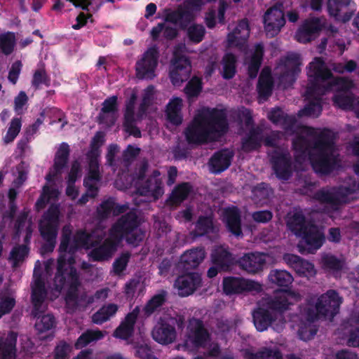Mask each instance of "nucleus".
Masks as SVG:
<instances>
[{
	"mask_svg": "<svg viewBox=\"0 0 359 359\" xmlns=\"http://www.w3.org/2000/svg\"><path fill=\"white\" fill-rule=\"evenodd\" d=\"M41 84L48 87L50 85V80L44 69H38L33 74L32 86L38 89Z\"/></svg>",
	"mask_w": 359,
	"mask_h": 359,
	"instance_id": "62",
	"label": "nucleus"
},
{
	"mask_svg": "<svg viewBox=\"0 0 359 359\" xmlns=\"http://www.w3.org/2000/svg\"><path fill=\"white\" fill-rule=\"evenodd\" d=\"M252 315L254 325L259 332L266 330L278 319V313L263 307L255 309Z\"/></svg>",
	"mask_w": 359,
	"mask_h": 359,
	"instance_id": "31",
	"label": "nucleus"
},
{
	"mask_svg": "<svg viewBox=\"0 0 359 359\" xmlns=\"http://www.w3.org/2000/svg\"><path fill=\"white\" fill-rule=\"evenodd\" d=\"M159 50L156 46L149 47L136 62L135 72L139 79H153L156 76L155 71L158 66Z\"/></svg>",
	"mask_w": 359,
	"mask_h": 359,
	"instance_id": "12",
	"label": "nucleus"
},
{
	"mask_svg": "<svg viewBox=\"0 0 359 359\" xmlns=\"http://www.w3.org/2000/svg\"><path fill=\"white\" fill-rule=\"evenodd\" d=\"M119 243L109 235L102 244H97L93 247L88 254L90 259L93 262H106L109 260L119 245Z\"/></svg>",
	"mask_w": 359,
	"mask_h": 359,
	"instance_id": "22",
	"label": "nucleus"
},
{
	"mask_svg": "<svg viewBox=\"0 0 359 359\" xmlns=\"http://www.w3.org/2000/svg\"><path fill=\"white\" fill-rule=\"evenodd\" d=\"M202 81L197 76L192 77L184 88V92L189 97H196L202 90Z\"/></svg>",
	"mask_w": 359,
	"mask_h": 359,
	"instance_id": "58",
	"label": "nucleus"
},
{
	"mask_svg": "<svg viewBox=\"0 0 359 359\" xmlns=\"http://www.w3.org/2000/svg\"><path fill=\"white\" fill-rule=\"evenodd\" d=\"M15 43V35L12 32H8L0 36V48L2 53L6 55H10L13 51Z\"/></svg>",
	"mask_w": 359,
	"mask_h": 359,
	"instance_id": "59",
	"label": "nucleus"
},
{
	"mask_svg": "<svg viewBox=\"0 0 359 359\" xmlns=\"http://www.w3.org/2000/svg\"><path fill=\"white\" fill-rule=\"evenodd\" d=\"M42 238L46 243L42 245V250L44 252L50 253L54 250L56 244L57 233L39 231Z\"/></svg>",
	"mask_w": 359,
	"mask_h": 359,
	"instance_id": "63",
	"label": "nucleus"
},
{
	"mask_svg": "<svg viewBox=\"0 0 359 359\" xmlns=\"http://www.w3.org/2000/svg\"><path fill=\"white\" fill-rule=\"evenodd\" d=\"M223 65L222 77L229 80L233 79L236 74L237 57L232 53H226L222 57Z\"/></svg>",
	"mask_w": 359,
	"mask_h": 359,
	"instance_id": "45",
	"label": "nucleus"
},
{
	"mask_svg": "<svg viewBox=\"0 0 359 359\" xmlns=\"http://www.w3.org/2000/svg\"><path fill=\"white\" fill-rule=\"evenodd\" d=\"M334 105L342 109H351L354 103V97L352 93H339L332 97Z\"/></svg>",
	"mask_w": 359,
	"mask_h": 359,
	"instance_id": "53",
	"label": "nucleus"
},
{
	"mask_svg": "<svg viewBox=\"0 0 359 359\" xmlns=\"http://www.w3.org/2000/svg\"><path fill=\"white\" fill-rule=\"evenodd\" d=\"M130 258L128 252L122 253L113 263V270L115 274L120 275L126 270Z\"/></svg>",
	"mask_w": 359,
	"mask_h": 359,
	"instance_id": "64",
	"label": "nucleus"
},
{
	"mask_svg": "<svg viewBox=\"0 0 359 359\" xmlns=\"http://www.w3.org/2000/svg\"><path fill=\"white\" fill-rule=\"evenodd\" d=\"M166 292L162 290L160 293L154 295L143 308L144 315L149 317L154 313L161 309L166 302Z\"/></svg>",
	"mask_w": 359,
	"mask_h": 359,
	"instance_id": "43",
	"label": "nucleus"
},
{
	"mask_svg": "<svg viewBox=\"0 0 359 359\" xmlns=\"http://www.w3.org/2000/svg\"><path fill=\"white\" fill-rule=\"evenodd\" d=\"M295 293L290 289H283L278 292H276L273 297L268 299L266 302L267 308L272 312L277 313L278 316H280L281 319V324L285 323V320L282 316V313L289 309V306L292 302L289 301V297H294ZM278 332L283 329V325L280 327H273Z\"/></svg>",
	"mask_w": 359,
	"mask_h": 359,
	"instance_id": "17",
	"label": "nucleus"
},
{
	"mask_svg": "<svg viewBox=\"0 0 359 359\" xmlns=\"http://www.w3.org/2000/svg\"><path fill=\"white\" fill-rule=\"evenodd\" d=\"M321 264L324 270L332 272H339L344 266L343 261L331 254H325L322 257Z\"/></svg>",
	"mask_w": 359,
	"mask_h": 359,
	"instance_id": "52",
	"label": "nucleus"
},
{
	"mask_svg": "<svg viewBox=\"0 0 359 359\" xmlns=\"http://www.w3.org/2000/svg\"><path fill=\"white\" fill-rule=\"evenodd\" d=\"M351 0H327V9L330 15L334 17L336 20H341L346 22L349 20L350 16L346 15L341 18V11L346 8Z\"/></svg>",
	"mask_w": 359,
	"mask_h": 359,
	"instance_id": "44",
	"label": "nucleus"
},
{
	"mask_svg": "<svg viewBox=\"0 0 359 359\" xmlns=\"http://www.w3.org/2000/svg\"><path fill=\"white\" fill-rule=\"evenodd\" d=\"M71 237L72 230L69 227L64 226L59 245L60 252H68V254L73 255L81 247L89 249L97 245L102 239V236H98L96 240H93V233H88L82 229L76 231L72 243Z\"/></svg>",
	"mask_w": 359,
	"mask_h": 359,
	"instance_id": "6",
	"label": "nucleus"
},
{
	"mask_svg": "<svg viewBox=\"0 0 359 359\" xmlns=\"http://www.w3.org/2000/svg\"><path fill=\"white\" fill-rule=\"evenodd\" d=\"M172 69L170 72V78L174 86H180L190 76L191 65L189 59L184 55L174 53Z\"/></svg>",
	"mask_w": 359,
	"mask_h": 359,
	"instance_id": "18",
	"label": "nucleus"
},
{
	"mask_svg": "<svg viewBox=\"0 0 359 359\" xmlns=\"http://www.w3.org/2000/svg\"><path fill=\"white\" fill-rule=\"evenodd\" d=\"M281 62L284 70L280 75L279 81L284 88H287L294 83L301 72V57L298 53H290L281 60Z\"/></svg>",
	"mask_w": 359,
	"mask_h": 359,
	"instance_id": "14",
	"label": "nucleus"
},
{
	"mask_svg": "<svg viewBox=\"0 0 359 359\" xmlns=\"http://www.w3.org/2000/svg\"><path fill=\"white\" fill-rule=\"evenodd\" d=\"M17 333L11 331L4 341H0V359H15Z\"/></svg>",
	"mask_w": 359,
	"mask_h": 359,
	"instance_id": "38",
	"label": "nucleus"
},
{
	"mask_svg": "<svg viewBox=\"0 0 359 359\" xmlns=\"http://www.w3.org/2000/svg\"><path fill=\"white\" fill-rule=\"evenodd\" d=\"M314 36V17L310 15L309 19L305 20L295 32V39L302 43L311 41Z\"/></svg>",
	"mask_w": 359,
	"mask_h": 359,
	"instance_id": "40",
	"label": "nucleus"
},
{
	"mask_svg": "<svg viewBox=\"0 0 359 359\" xmlns=\"http://www.w3.org/2000/svg\"><path fill=\"white\" fill-rule=\"evenodd\" d=\"M286 225L289 231L301 238L298 251L301 254L314 253V220L307 221L302 211H296L287 215Z\"/></svg>",
	"mask_w": 359,
	"mask_h": 359,
	"instance_id": "5",
	"label": "nucleus"
},
{
	"mask_svg": "<svg viewBox=\"0 0 359 359\" xmlns=\"http://www.w3.org/2000/svg\"><path fill=\"white\" fill-rule=\"evenodd\" d=\"M239 267L250 274L262 271L266 264L264 253L251 252L245 254L238 261Z\"/></svg>",
	"mask_w": 359,
	"mask_h": 359,
	"instance_id": "23",
	"label": "nucleus"
},
{
	"mask_svg": "<svg viewBox=\"0 0 359 359\" xmlns=\"http://www.w3.org/2000/svg\"><path fill=\"white\" fill-rule=\"evenodd\" d=\"M182 100L180 97L170 100L166 106L167 119L174 126H178L182 123Z\"/></svg>",
	"mask_w": 359,
	"mask_h": 359,
	"instance_id": "39",
	"label": "nucleus"
},
{
	"mask_svg": "<svg viewBox=\"0 0 359 359\" xmlns=\"http://www.w3.org/2000/svg\"><path fill=\"white\" fill-rule=\"evenodd\" d=\"M341 167V159L337 149L316 151V173L329 175Z\"/></svg>",
	"mask_w": 359,
	"mask_h": 359,
	"instance_id": "15",
	"label": "nucleus"
},
{
	"mask_svg": "<svg viewBox=\"0 0 359 359\" xmlns=\"http://www.w3.org/2000/svg\"><path fill=\"white\" fill-rule=\"evenodd\" d=\"M66 272L65 258L62 257L57 259V271L54 277L55 289L61 292L67 282L69 287L65 297L67 305L72 304L74 308H76L79 303H83L86 305L87 292H83L81 294H79L81 283L76 269L72 266L70 267L68 273Z\"/></svg>",
	"mask_w": 359,
	"mask_h": 359,
	"instance_id": "3",
	"label": "nucleus"
},
{
	"mask_svg": "<svg viewBox=\"0 0 359 359\" xmlns=\"http://www.w3.org/2000/svg\"><path fill=\"white\" fill-rule=\"evenodd\" d=\"M191 190V186L189 182L181 183L172 190L169 201L172 204H180L187 198Z\"/></svg>",
	"mask_w": 359,
	"mask_h": 359,
	"instance_id": "49",
	"label": "nucleus"
},
{
	"mask_svg": "<svg viewBox=\"0 0 359 359\" xmlns=\"http://www.w3.org/2000/svg\"><path fill=\"white\" fill-rule=\"evenodd\" d=\"M60 213L59 206L51 204L43 213L39 222V231L58 233Z\"/></svg>",
	"mask_w": 359,
	"mask_h": 359,
	"instance_id": "28",
	"label": "nucleus"
},
{
	"mask_svg": "<svg viewBox=\"0 0 359 359\" xmlns=\"http://www.w3.org/2000/svg\"><path fill=\"white\" fill-rule=\"evenodd\" d=\"M343 299L334 290H328L316 302V320L321 319L332 321L339 312Z\"/></svg>",
	"mask_w": 359,
	"mask_h": 359,
	"instance_id": "9",
	"label": "nucleus"
},
{
	"mask_svg": "<svg viewBox=\"0 0 359 359\" xmlns=\"http://www.w3.org/2000/svg\"><path fill=\"white\" fill-rule=\"evenodd\" d=\"M140 219L135 210L121 215L111 226L109 235L121 243L125 240L128 245H140L145 237V231L142 229Z\"/></svg>",
	"mask_w": 359,
	"mask_h": 359,
	"instance_id": "4",
	"label": "nucleus"
},
{
	"mask_svg": "<svg viewBox=\"0 0 359 359\" xmlns=\"http://www.w3.org/2000/svg\"><path fill=\"white\" fill-rule=\"evenodd\" d=\"M180 275L175 280L174 285L181 297H188L192 294L202 283L201 276L196 272H188Z\"/></svg>",
	"mask_w": 359,
	"mask_h": 359,
	"instance_id": "21",
	"label": "nucleus"
},
{
	"mask_svg": "<svg viewBox=\"0 0 359 359\" xmlns=\"http://www.w3.org/2000/svg\"><path fill=\"white\" fill-rule=\"evenodd\" d=\"M48 292L43 280L39 277L32 285L31 302L33 306V314L36 316L42 313V306L47 297Z\"/></svg>",
	"mask_w": 359,
	"mask_h": 359,
	"instance_id": "30",
	"label": "nucleus"
},
{
	"mask_svg": "<svg viewBox=\"0 0 359 359\" xmlns=\"http://www.w3.org/2000/svg\"><path fill=\"white\" fill-rule=\"evenodd\" d=\"M269 156L276 177L280 180H288L293 173L292 161L290 153L278 149L269 153Z\"/></svg>",
	"mask_w": 359,
	"mask_h": 359,
	"instance_id": "13",
	"label": "nucleus"
},
{
	"mask_svg": "<svg viewBox=\"0 0 359 359\" xmlns=\"http://www.w3.org/2000/svg\"><path fill=\"white\" fill-rule=\"evenodd\" d=\"M357 189V184L353 182L348 186L339 185L330 188L327 190L316 191V201L331 205L337 208L342 204L348 202V196Z\"/></svg>",
	"mask_w": 359,
	"mask_h": 359,
	"instance_id": "11",
	"label": "nucleus"
},
{
	"mask_svg": "<svg viewBox=\"0 0 359 359\" xmlns=\"http://www.w3.org/2000/svg\"><path fill=\"white\" fill-rule=\"evenodd\" d=\"M212 262L219 267L221 271H229L237 263L233 255L223 247H218L211 255Z\"/></svg>",
	"mask_w": 359,
	"mask_h": 359,
	"instance_id": "33",
	"label": "nucleus"
},
{
	"mask_svg": "<svg viewBox=\"0 0 359 359\" xmlns=\"http://www.w3.org/2000/svg\"><path fill=\"white\" fill-rule=\"evenodd\" d=\"M273 87V81L271 70L264 67L258 79L257 90L260 100L266 101L271 95Z\"/></svg>",
	"mask_w": 359,
	"mask_h": 359,
	"instance_id": "35",
	"label": "nucleus"
},
{
	"mask_svg": "<svg viewBox=\"0 0 359 359\" xmlns=\"http://www.w3.org/2000/svg\"><path fill=\"white\" fill-rule=\"evenodd\" d=\"M307 69L308 86L304 95L309 102L298 111L299 117L309 116L314 114V58L309 62Z\"/></svg>",
	"mask_w": 359,
	"mask_h": 359,
	"instance_id": "27",
	"label": "nucleus"
},
{
	"mask_svg": "<svg viewBox=\"0 0 359 359\" xmlns=\"http://www.w3.org/2000/svg\"><path fill=\"white\" fill-rule=\"evenodd\" d=\"M269 280L278 286L289 289L293 281L292 276L285 270H272L269 275Z\"/></svg>",
	"mask_w": 359,
	"mask_h": 359,
	"instance_id": "46",
	"label": "nucleus"
},
{
	"mask_svg": "<svg viewBox=\"0 0 359 359\" xmlns=\"http://www.w3.org/2000/svg\"><path fill=\"white\" fill-rule=\"evenodd\" d=\"M164 20L172 24H178L182 29H185L192 20V14L182 6H178L176 10L165 8Z\"/></svg>",
	"mask_w": 359,
	"mask_h": 359,
	"instance_id": "29",
	"label": "nucleus"
},
{
	"mask_svg": "<svg viewBox=\"0 0 359 359\" xmlns=\"http://www.w3.org/2000/svg\"><path fill=\"white\" fill-rule=\"evenodd\" d=\"M224 292L227 295L242 294L245 292H259L261 285L252 280H247L241 277L227 276L222 280Z\"/></svg>",
	"mask_w": 359,
	"mask_h": 359,
	"instance_id": "16",
	"label": "nucleus"
},
{
	"mask_svg": "<svg viewBox=\"0 0 359 359\" xmlns=\"http://www.w3.org/2000/svg\"><path fill=\"white\" fill-rule=\"evenodd\" d=\"M29 248L27 245H16L10 252L9 260L13 262V267H17L28 256Z\"/></svg>",
	"mask_w": 359,
	"mask_h": 359,
	"instance_id": "51",
	"label": "nucleus"
},
{
	"mask_svg": "<svg viewBox=\"0 0 359 359\" xmlns=\"http://www.w3.org/2000/svg\"><path fill=\"white\" fill-rule=\"evenodd\" d=\"M229 130V123L225 110L208 109L207 112L196 116L184 131L186 141L189 145H202L221 137Z\"/></svg>",
	"mask_w": 359,
	"mask_h": 359,
	"instance_id": "1",
	"label": "nucleus"
},
{
	"mask_svg": "<svg viewBox=\"0 0 359 359\" xmlns=\"http://www.w3.org/2000/svg\"><path fill=\"white\" fill-rule=\"evenodd\" d=\"M103 337L104 334L102 332L99 330H87L79 337L74 344V347L77 350L81 349L91 342L102 339Z\"/></svg>",
	"mask_w": 359,
	"mask_h": 359,
	"instance_id": "47",
	"label": "nucleus"
},
{
	"mask_svg": "<svg viewBox=\"0 0 359 359\" xmlns=\"http://www.w3.org/2000/svg\"><path fill=\"white\" fill-rule=\"evenodd\" d=\"M115 205V198L109 197L104 200L97 208L99 219L104 220L109 218L113 212Z\"/></svg>",
	"mask_w": 359,
	"mask_h": 359,
	"instance_id": "55",
	"label": "nucleus"
},
{
	"mask_svg": "<svg viewBox=\"0 0 359 359\" xmlns=\"http://www.w3.org/2000/svg\"><path fill=\"white\" fill-rule=\"evenodd\" d=\"M280 124L285 130L297 134L292 140V149L299 156L308 157L309 164L314 170V127L297 126L295 116L287 114Z\"/></svg>",
	"mask_w": 359,
	"mask_h": 359,
	"instance_id": "2",
	"label": "nucleus"
},
{
	"mask_svg": "<svg viewBox=\"0 0 359 359\" xmlns=\"http://www.w3.org/2000/svg\"><path fill=\"white\" fill-rule=\"evenodd\" d=\"M283 261L301 276H306L314 269V265L298 255L285 253L283 257Z\"/></svg>",
	"mask_w": 359,
	"mask_h": 359,
	"instance_id": "34",
	"label": "nucleus"
},
{
	"mask_svg": "<svg viewBox=\"0 0 359 359\" xmlns=\"http://www.w3.org/2000/svg\"><path fill=\"white\" fill-rule=\"evenodd\" d=\"M262 129L252 127L246 137L242 140V149L246 152L259 149L262 146Z\"/></svg>",
	"mask_w": 359,
	"mask_h": 359,
	"instance_id": "37",
	"label": "nucleus"
},
{
	"mask_svg": "<svg viewBox=\"0 0 359 359\" xmlns=\"http://www.w3.org/2000/svg\"><path fill=\"white\" fill-rule=\"evenodd\" d=\"M187 28V36L190 41L197 44L203 40L205 34V29L203 25L194 24Z\"/></svg>",
	"mask_w": 359,
	"mask_h": 359,
	"instance_id": "56",
	"label": "nucleus"
},
{
	"mask_svg": "<svg viewBox=\"0 0 359 359\" xmlns=\"http://www.w3.org/2000/svg\"><path fill=\"white\" fill-rule=\"evenodd\" d=\"M118 311V306L115 304H109L101 307L92 316V320L97 325H101L109 320Z\"/></svg>",
	"mask_w": 359,
	"mask_h": 359,
	"instance_id": "48",
	"label": "nucleus"
},
{
	"mask_svg": "<svg viewBox=\"0 0 359 359\" xmlns=\"http://www.w3.org/2000/svg\"><path fill=\"white\" fill-rule=\"evenodd\" d=\"M205 252L203 248H195L184 252L180 257L177 267L183 271L196 269L203 261Z\"/></svg>",
	"mask_w": 359,
	"mask_h": 359,
	"instance_id": "24",
	"label": "nucleus"
},
{
	"mask_svg": "<svg viewBox=\"0 0 359 359\" xmlns=\"http://www.w3.org/2000/svg\"><path fill=\"white\" fill-rule=\"evenodd\" d=\"M284 3L283 0L275 1L264 15V30L268 37L278 35L285 25Z\"/></svg>",
	"mask_w": 359,
	"mask_h": 359,
	"instance_id": "10",
	"label": "nucleus"
},
{
	"mask_svg": "<svg viewBox=\"0 0 359 359\" xmlns=\"http://www.w3.org/2000/svg\"><path fill=\"white\" fill-rule=\"evenodd\" d=\"M300 323L299 324L298 335L300 339L307 341L314 335V303L313 299L309 301V304L301 308Z\"/></svg>",
	"mask_w": 359,
	"mask_h": 359,
	"instance_id": "20",
	"label": "nucleus"
},
{
	"mask_svg": "<svg viewBox=\"0 0 359 359\" xmlns=\"http://www.w3.org/2000/svg\"><path fill=\"white\" fill-rule=\"evenodd\" d=\"M224 221L230 233L236 237L243 236L241 212L236 206L224 209Z\"/></svg>",
	"mask_w": 359,
	"mask_h": 359,
	"instance_id": "32",
	"label": "nucleus"
},
{
	"mask_svg": "<svg viewBox=\"0 0 359 359\" xmlns=\"http://www.w3.org/2000/svg\"><path fill=\"white\" fill-rule=\"evenodd\" d=\"M70 155V148L67 143L62 142L57 150L53 163V169L56 173H62V171L67 165Z\"/></svg>",
	"mask_w": 359,
	"mask_h": 359,
	"instance_id": "42",
	"label": "nucleus"
},
{
	"mask_svg": "<svg viewBox=\"0 0 359 359\" xmlns=\"http://www.w3.org/2000/svg\"><path fill=\"white\" fill-rule=\"evenodd\" d=\"M22 127V121L20 118H12L6 134L4 137V141L6 144H9L14 141L19 134Z\"/></svg>",
	"mask_w": 359,
	"mask_h": 359,
	"instance_id": "57",
	"label": "nucleus"
},
{
	"mask_svg": "<svg viewBox=\"0 0 359 359\" xmlns=\"http://www.w3.org/2000/svg\"><path fill=\"white\" fill-rule=\"evenodd\" d=\"M233 157V151L229 149H225L216 151L208 162L210 172L215 175L222 173L229 168Z\"/></svg>",
	"mask_w": 359,
	"mask_h": 359,
	"instance_id": "26",
	"label": "nucleus"
},
{
	"mask_svg": "<svg viewBox=\"0 0 359 359\" xmlns=\"http://www.w3.org/2000/svg\"><path fill=\"white\" fill-rule=\"evenodd\" d=\"M211 334L202 320L190 318L187 327L185 339L182 344L184 350L193 351L204 348L210 341Z\"/></svg>",
	"mask_w": 359,
	"mask_h": 359,
	"instance_id": "8",
	"label": "nucleus"
},
{
	"mask_svg": "<svg viewBox=\"0 0 359 359\" xmlns=\"http://www.w3.org/2000/svg\"><path fill=\"white\" fill-rule=\"evenodd\" d=\"M215 232L213 219L211 216L201 215L195 223V228L191 231L194 237L204 236Z\"/></svg>",
	"mask_w": 359,
	"mask_h": 359,
	"instance_id": "41",
	"label": "nucleus"
},
{
	"mask_svg": "<svg viewBox=\"0 0 359 359\" xmlns=\"http://www.w3.org/2000/svg\"><path fill=\"white\" fill-rule=\"evenodd\" d=\"M320 32H325L327 35L337 32V29L325 18L316 17V38Z\"/></svg>",
	"mask_w": 359,
	"mask_h": 359,
	"instance_id": "60",
	"label": "nucleus"
},
{
	"mask_svg": "<svg viewBox=\"0 0 359 359\" xmlns=\"http://www.w3.org/2000/svg\"><path fill=\"white\" fill-rule=\"evenodd\" d=\"M335 140L336 135L330 129H323L319 135L316 131V151L336 150Z\"/></svg>",
	"mask_w": 359,
	"mask_h": 359,
	"instance_id": "36",
	"label": "nucleus"
},
{
	"mask_svg": "<svg viewBox=\"0 0 359 359\" xmlns=\"http://www.w3.org/2000/svg\"><path fill=\"white\" fill-rule=\"evenodd\" d=\"M184 323L185 319L183 316L161 317L151 331L152 338L160 344H170L177 338L175 327L177 326L178 330H182L184 327Z\"/></svg>",
	"mask_w": 359,
	"mask_h": 359,
	"instance_id": "7",
	"label": "nucleus"
},
{
	"mask_svg": "<svg viewBox=\"0 0 359 359\" xmlns=\"http://www.w3.org/2000/svg\"><path fill=\"white\" fill-rule=\"evenodd\" d=\"M245 359H283L282 353L277 348H263L256 353L246 351Z\"/></svg>",
	"mask_w": 359,
	"mask_h": 359,
	"instance_id": "50",
	"label": "nucleus"
},
{
	"mask_svg": "<svg viewBox=\"0 0 359 359\" xmlns=\"http://www.w3.org/2000/svg\"><path fill=\"white\" fill-rule=\"evenodd\" d=\"M104 133L102 131H97L94 137H93L90 145V151L88 152L87 155H93V156H99L100 155V148L104 143Z\"/></svg>",
	"mask_w": 359,
	"mask_h": 359,
	"instance_id": "61",
	"label": "nucleus"
},
{
	"mask_svg": "<svg viewBox=\"0 0 359 359\" xmlns=\"http://www.w3.org/2000/svg\"><path fill=\"white\" fill-rule=\"evenodd\" d=\"M99 156L87 155L88 159V179L90 181L99 182L102 177L100 172Z\"/></svg>",
	"mask_w": 359,
	"mask_h": 359,
	"instance_id": "54",
	"label": "nucleus"
},
{
	"mask_svg": "<svg viewBox=\"0 0 359 359\" xmlns=\"http://www.w3.org/2000/svg\"><path fill=\"white\" fill-rule=\"evenodd\" d=\"M250 25L248 19L241 20L233 32L227 35L228 46L242 48L250 36Z\"/></svg>",
	"mask_w": 359,
	"mask_h": 359,
	"instance_id": "25",
	"label": "nucleus"
},
{
	"mask_svg": "<svg viewBox=\"0 0 359 359\" xmlns=\"http://www.w3.org/2000/svg\"><path fill=\"white\" fill-rule=\"evenodd\" d=\"M160 172L158 170L153 173L144 182L137 183V193L142 196H147L158 200L164 193L162 180L158 177Z\"/></svg>",
	"mask_w": 359,
	"mask_h": 359,
	"instance_id": "19",
	"label": "nucleus"
}]
</instances>
